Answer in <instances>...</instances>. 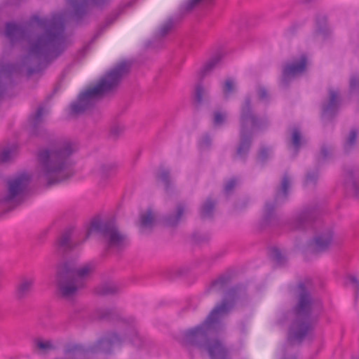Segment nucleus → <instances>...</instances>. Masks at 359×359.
<instances>
[{"instance_id":"28","label":"nucleus","mask_w":359,"mask_h":359,"mask_svg":"<svg viewBox=\"0 0 359 359\" xmlns=\"http://www.w3.org/2000/svg\"><path fill=\"white\" fill-rule=\"evenodd\" d=\"M236 91V86L233 79L227 78L222 85V92L225 99H229Z\"/></svg>"},{"instance_id":"15","label":"nucleus","mask_w":359,"mask_h":359,"mask_svg":"<svg viewBox=\"0 0 359 359\" xmlns=\"http://www.w3.org/2000/svg\"><path fill=\"white\" fill-rule=\"evenodd\" d=\"M289 137L288 144L297 154L299 149L306 144L307 140L302 134L301 129L297 126H294L288 129Z\"/></svg>"},{"instance_id":"2","label":"nucleus","mask_w":359,"mask_h":359,"mask_svg":"<svg viewBox=\"0 0 359 359\" xmlns=\"http://www.w3.org/2000/svg\"><path fill=\"white\" fill-rule=\"evenodd\" d=\"M30 22L36 23L43 32L29 43L27 55L23 58L25 65H33L27 69L29 76L46 69L65 50V27L61 16L48 18L33 15Z\"/></svg>"},{"instance_id":"31","label":"nucleus","mask_w":359,"mask_h":359,"mask_svg":"<svg viewBox=\"0 0 359 359\" xmlns=\"http://www.w3.org/2000/svg\"><path fill=\"white\" fill-rule=\"evenodd\" d=\"M175 21L172 18H169L160 27L158 32L156 33V37L163 38L166 36L174 28Z\"/></svg>"},{"instance_id":"44","label":"nucleus","mask_w":359,"mask_h":359,"mask_svg":"<svg viewBox=\"0 0 359 359\" xmlns=\"http://www.w3.org/2000/svg\"><path fill=\"white\" fill-rule=\"evenodd\" d=\"M257 94L259 98L262 100H266L269 97L268 91L264 87H259L257 90Z\"/></svg>"},{"instance_id":"1","label":"nucleus","mask_w":359,"mask_h":359,"mask_svg":"<svg viewBox=\"0 0 359 359\" xmlns=\"http://www.w3.org/2000/svg\"><path fill=\"white\" fill-rule=\"evenodd\" d=\"M238 290V286L229 288L222 302L201 324L186 330L182 337L183 344L206 351L210 359H231L229 349L217 335L223 329L222 318L233 307Z\"/></svg>"},{"instance_id":"42","label":"nucleus","mask_w":359,"mask_h":359,"mask_svg":"<svg viewBox=\"0 0 359 359\" xmlns=\"http://www.w3.org/2000/svg\"><path fill=\"white\" fill-rule=\"evenodd\" d=\"M337 102V93L336 92H331L330 95V103L325 109V111L332 110L334 108H335Z\"/></svg>"},{"instance_id":"17","label":"nucleus","mask_w":359,"mask_h":359,"mask_svg":"<svg viewBox=\"0 0 359 359\" xmlns=\"http://www.w3.org/2000/svg\"><path fill=\"white\" fill-rule=\"evenodd\" d=\"M6 36L11 43H14L25 39L27 36L26 29L13 22H8L6 25Z\"/></svg>"},{"instance_id":"21","label":"nucleus","mask_w":359,"mask_h":359,"mask_svg":"<svg viewBox=\"0 0 359 359\" xmlns=\"http://www.w3.org/2000/svg\"><path fill=\"white\" fill-rule=\"evenodd\" d=\"M121 287L114 282H106L99 285L95 289V292L101 296L114 295L119 293Z\"/></svg>"},{"instance_id":"5","label":"nucleus","mask_w":359,"mask_h":359,"mask_svg":"<svg viewBox=\"0 0 359 359\" xmlns=\"http://www.w3.org/2000/svg\"><path fill=\"white\" fill-rule=\"evenodd\" d=\"M130 64L123 61L107 72L97 82L81 93L77 100L71 104V114L78 115L93 107L95 102L107 93L114 90L124 76L128 74Z\"/></svg>"},{"instance_id":"20","label":"nucleus","mask_w":359,"mask_h":359,"mask_svg":"<svg viewBox=\"0 0 359 359\" xmlns=\"http://www.w3.org/2000/svg\"><path fill=\"white\" fill-rule=\"evenodd\" d=\"M222 56L217 54L210 58L201 68L198 72V79L203 81L204 78L210 74L216 66L220 62Z\"/></svg>"},{"instance_id":"48","label":"nucleus","mask_w":359,"mask_h":359,"mask_svg":"<svg viewBox=\"0 0 359 359\" xmlns=\"http://www.w3.org/2000/svg\"><path fill=\"white\" fill-rule=\"evenodd\" d=\"M353 190H354L355 195L358 198H359V184L354 185Z\"/></svg>"},{"instance_id":"43","label":"nucleus","mask_w":359,"mask_h":359,"mask_svg":"<svg viewBox=\"0 0 359 359\" xmlns=\"http://www.w3.org/2000/svg\"><path fill=\"white\" fill-rule=\"evenodd\" d=\"M357 133L355 130L351 131L349 136L346 142V147H350L353 145L356 140Z\"/></svg>"},{"instance_id":"52","label":"nucleus","mask_w":359,"mask_h":359,"mask_svg":"<svg viewBox=\"0 0 359 359\" xmlns=\"http://www.w3.org/2000/svg\"><path fill=\"white\" fill-rule=\"evenodd\" d=\"M315 306H316V308L317 307V303L316 302Z\"/></svg>"},{"instance_id":"49","label":"nucleus","mask_w":359,"mask_h":359,"mask_svg":"<svg viewBox=\"0 0 359 359\" xmlns=\"http://www.w3.org/2000/svg\"><path fill=\"white\" fill-rule=\"evenodd\" d=\"M313 0H301V3L305 6H309L312 4Z\"/></svg>"},{"instance_id":"9","label":"nucleus","mask_w":359,"mask_h":359,"mask_svg":"<svg viewBox=\"0 0 359 359\" xmlns=\"http://www.w3.org/2000/svg\"><path fill=\"white\" fill-rule=\"evenodd\" d=\"M292 185V180L290 175L285 172L280 181L279 186L276 188L274 196V201L265 203L262 219V226H277L281 225V219L276 213V206L285 202L289 198L290 189Z\"/></svg>"},{"instance_id":"10","label":"nucleus","mask_w":359,"mask_h":359,"mask_svg":"<svg viewBox=\"0 0 359 359\" xmlns=\"http://www.w3.org/2000/svg\"><path fill=\"white\" fill-rule=\"evenodd\" d=\"M121 343V337L116 333H111L102 338L96 344L87 349L79 344L69 345L65 348V353L71 358L83 357L88 353H97L100 352L110 353L112 347L115 344H120Z\"/></svg>"},{"instance_id":"12","label":"nucleus","mask_w":359,"mask_h":359,"mask_svg":"<svg viewBox=\"0 0 359 359\" xmlns=\"http://www.w3.org/2000/svg\"><path fill=\"white\" fill-rule=\"evenodd\" d=\"M314 222V206L309 205L301 208L292 218L291 224L294 229L304 231L312 226Z\"/></svg>"},{"instance_id":"22","label":"nucleus","mask_w":359,"mask_h":359,"mask_svg":"<svg viewBox=\"0 0 359 359\" xmlns=\"http://www.w3.org/2000/svg\"><path fill=\"white\" fill-rule=\"evenodd\" d=\"M43 114V107H39L34 116L32 117V133L35 136H43L46 134V131L43 128L40 127L42 122V116Z\"/></svg>"},{"instance_id":"8","label":"nucleus","mask_w":359,"mask_h":359,"mask_svg":"<svg viewBox=\"0 0 359 359\" xmlns=\"http://www.w3.org/2000/svg\"><path fill=\"white\" fill-rule=\"evenodd\" d=\"M298 302L293 309L295 319L292 323L287 335L288 342L301 344L311 329V297L303 282L297 285Z\"/></svg>"},{"instance_id":"35","label":"nucleus","mask_w":359,"mask_h":359,"mask_svg":"<svg viewBox=\"0 0 359 359\" xmlns=\"http://www.w3.org/2000/svg\"><path fill=\"white\" fill-rule=\"evenodd\" d=\"M212 1L213 0H187L184 4L182 8L186 12H189L203 2H205L207 4H210Z\"/></svg>"},{"instance_id":"6","label":"nucleus","mask_w":359,"mask_h":359,"mask_svg":"<svg viewBox=\"0 0 359 359\" xmlns=\"http://www.w3.org/2000/svg\"><path fill=\"white\" fill-rule=\"evenodd\" d=\"M94 265L87 264L77 269L72 261L58 263L55 269V284L57 294L65 299H72L84 286L83 278L94 270Z\"/></svg>"},{"instance_id":"50","label":"nucleus","mask_w":359,"mask_h":359,"mask_svg":"<svg viewBox=\"0 0 359 359\" xmlns=\"http://www.w3.org/2000/svg\"><path fill=\"white\" fill-rule=\"evenodd\" d=\"M323 33V29L322 28H316V37H319Z\"/></svg>"},{"instance_id":"51","label":"nucleus","mask_w":359,"mask_h":359,"mask_svg":"<svg viewBox=\"0 0 359 359\" xmlns=\"http://www.w3.org/2000/svg\"><path fill=\"white\" fill-rule=\"evenodd\" d=\"M88 48V46L84 47L83 50H86Z\"/></svg>"},{"instance_id":"11","label":"nucleus","mask_w":359,"mask_h":359,"mask_svg":"<svg viewBox=\"0 0 359 359\" xmlns=\"http://www.w3.org/2000/svg\"><path fill=\"white\" fill-rule=\"evenodd\" d=\"M308 64L309 59L306 53L293 57L291 60L286 62L282 67L280 85L287 88L292 81L306 72Z\"/></svg>"},{"instance_id":"37","label":"nucleus","mask_w":359,"mask_h":359,"mask_svg":"<svg viewBox=\"0 0 359 359\" xmlns=\"http://www.w3.org/2000/svg\"><path fill=\"white\" fill-rule=\"evenodd\" d=\"M227 114L226 112L221 111H215L213 112L212 121L215 126H220L223 125L226 119Z\"/></svg>"},{"instance_id":"36","label":"nucleus","mask_w":359,"mask_h":359,"mask_svg":"<svg viewBox=\"0 0 359 359\" xmlns=\"http://www.w3.org/2000/svg\"><path fill=\"white\" fill-rule=\"evenodd\" d=\"M115 170V166L111 164H104L101 165L100 175L102 179L107 180L112 176Z\"/></svg>"},{"instance_id":"3","label":"nucleus","mask_w":359,"mask_h":359,"mask_svg":"<svg viewBox=\"0 0 359 359\" xmlns=\"http://www.w3.org/2000/svg\"><path fill=\"white\" fill-rule=\"evenodd\" d=\"M77 149L76 142L66 138L55 141L48 148L39 149V179L51 186L72 177L74 171L71 156Z\"/></svg>"},{"instance_id":"40","label":"nucleus","mask_w":359,"mask_h":359,"mask_svg":"<svg viewBox=\"0 0 359 359\" xmlns=\"http://www.w3.org/2000/svg\"><path fill=\"white\" fill-rule=\"evenodd\" d=\"M124 128L120 125H114L110 130V136L114 138H118L123 132Z\"/></svg>"},{"instance_id":"45","label":"nucleus","mask_w":359,"mask_h":359,"mask_svg":"<svg viewBox=\"0 0 359 359\" xmlns=\"http://www.w3.org/2000/svg\"><path fill=\"white\" fill-rule=\"evenodd\" d=\"M313 180H314V172L312 170L309 171L306 175V177H305V180H304V185L309 184L310 183L313 182Z\"/></svg>"},{"instance_id":"19","label":"nucleus","mask_w":359,"mask_h":359,"mask_svg":"<svg viewBox=\"0 0 359 359\" xmlns=\"http://www.w3.org/2000/svg\"><path fill=\"white\" fill-rule=\"evenodd\" d=\"M156 219L151 209H147L140 216V231L141 233H145L147 230H151L155 225Z\"/></svg>"},{"instance_id":"4","label":"nucleus","mask_w":359,"mask_h":359,"mask_svg":"<svg viewBox=\"0 0 359 359\" xmlns=\"http://www.w3.org/2000/svg\"><path fill=\"white\" fill-rule=\"evenodd\" d=\"M93 231L99 233L102 237L109 249L122 250L128 244L126 235L119 231L113 220H102L95 218L91 221L86 231L85 238L82 242H75L72 240L73 227L66 229L56 241L55 245L57 253L63 254L74 250L87 240Z\"/></svg>"},{"instance_id":"24","label":"nucleus","mask_w":359,"mask_h":359,"mask_svg":"<svg viewBox=\"0 0 359 359\" xmlns=\"http://www.w3.org/2000/svg\"><path fill=\"white\" fill-rule=\"evenodd\" d=\"M231 278L232 276L230 273H222L211 282L208 290L222 291L230 283Z\"/></svg>"},{"instance_id":"47","label":"nucleus","mask_w":359,"mask_h":359,"mask_svg":"<svg viewBox=\"0 0 359 359\" xmlns=\"http://www.w3.org/2000/svg\"><path fill=\"white\" fill-rule=\"evenodd\" d=\"M313 245H314V238H311L309 241L307 245L304 247V248H313L314 249Z\"/></svg>"},{"instance_id":"25","label":"nucleus","mask_w":359,"mask_h":359,"mask_svg":"<svg viewBox=\"0 0 359 359\" xmlns=\"http://www.w3.org/2000/svg\"><path fill=\"white\" fill-rule=\"evenodd\" d=\"M33 347L39 353L43 354L55 349L52 340H43L41 338H36L33 340Z\"/></svg>"},{"instance_id":"32","label":"nucleus","mask_w":359,"mask_h":359,"mask_svg":"<svg viewBox=\"0 0 359 359\" xmlns=\"http://www.w3.org/2000/svg\"><path fill=\"white\" fill-rule=\"evenodd\" d=\"M157 178L161 180L165 185V189L167 192L172 189V182L170 180V173L168 170L162 169L157 175Z\"/></svg>"},{"instance_id":"29","label":"nucleus","mask_w":359,"mask_h":359,"mask_svg":"<svg viewBox=\"0 0 359 359\" xmlns=\"http://www.w3.org/2000/svg\"><path fill=\"white\" fill-rule=\"evenodd\" d=\"M239 184V178L237 177H233L224 183L223 193L226 196L232 195Z\"/></svg>"},{"instance_id":"18","label":"nucleus","mask_w":359,"mask_h":359,"mask_svg":"<svg viewBox=\"0 0 359 359\" xmlns=\"http://www.w3.org/2000/svg\"><path fill=\"white\" fill-rule=\"evenodd\" d=\"M208 100V90L203 86V81L198 80L195 86L193 94L194 104L196 108H198Z\"/></svg>"},{"instance_id":"33","label":"nucleus","mask_w":359,"mask_h":359,"mask_svg":"<svg viewBox=\"0 0 359 359\" xmlns=\"http://www.w3.org/2000/svg\"><path fill=\"white\" fill-rule=\"evenodd\" d=\"M271 258L278 265L281 266L285 264L287 261L286 257L277 248H273L270 252Z\"/></svg>"},{"instance_id":"7","label":"nucleus","mask_w":359,"mask_h":359,"mask_svg":"<svg viewBox=\"0 0 359 359\" xmlns=\"http://www.w3.org/2000/svg\"><path fill=\"white\" fill-rule=\"evenodd\" d=\"M239 122L240 140L233 158L245 161L252 144L254 130L264 128L268 121L255 114L251 97L246 96L241 106Z\"/></svg>"},{"instance_id":"16","label":"nucleus","mask_w":359,"mask_h":359,"mask_svg":"<svg viewBox=\"0 0 359 359\" xmlns=\"http://www.w3.org/2000/svg\"><path fill=\"white\" fill-rule=\"evenodd\" d=\"M95 4L100 5L106 0H91ZM88 0H70L73 8V17L77 22L81 21L87 13Z\"/></svg>"},{"instance_id":"13","label":"nucleus","mask_w":359,"mask_h":359,"mask_svg":"<svg viewBox=\"0 0 359 359\" xmlns=\"http://www.w3.org/2000/svg\"><path fill=\"white\" fill-rule=\"evenodd\" d=\"M187 210V204L185 202H177L173 210L162 217V224L166 227L176 228L182 221Z\"/></svg>"},{"instance_id":"27","label":"nucleus","mask_w":359,"mask_h":359,"mask_svg":"<svg viewBox=\"0 0 359 359\" xmlns=\"http://www.w3.org/2000/svg\"><path fill=\"white\" fill-rule=\"evenodd\" d=\"M332 242V235L330 231L316 235V255L328 248Z\"/></svg>"},{"instance_id":"26","label":"nucleus","mask_w":359,"mask_h":359,"mask_svg":"<svg viewBox=\"0 0 359 359\" xmlns=\"http://www.w3.org/2000/svg\"><path fill=\"white\" fill-rule=\"evenodd\" d=\"M216 204L215 200L208 198L200 208L201 218L202 219L212 218Z\"/></svg>"},{"instance_id":"34","label":"nucleus","mask_w":359,"mask_h":359,"mask_svg":"<svg viewBox=\"0 0 359 359\" xmlns=\"http://www.w3.org/2000/svg\"><path fill=\"white\" fill-rule=\"evenodd\" d=\"M119 14L115 13L112 15L108 17L104 22V25L100 27L99 30L97 32V33L95 34L92 39V42H93L95 40H96L102 34V32L109 27L111 25H112L116 19L118 18Z\"/></svg>"},{"instance_id":"38","label":"nucleus","mask_w":359,"mask_h":359,"mask_svg":"<svg viewBox=\"0 0 359 359\" xmlns=\"http://www.w3.org/2000/svg\"><path fill=\"white\" fill-rule=\"evenodd\" d=\"M15 147H11L4 149L0 153V162L6 163L10 161V159L13 157V155L15 152Z\"/></svg>"},{"instance_id":"39","label":"nucleus","mask_w":359,"mask_h":359,"mask_svg":"<svg viewBox=\"0 0 359 359\" xmlns=\"http://www.w3.org/2000/svg\"><path fill=\"white\" fill-rule=\"evenodd\" d=\"M212 144V137L210 134L205 133L198 141V147L201 149H209Z\"/></svg>"},{"instance_id":"41","label":"nucleus","mask_w":359,"mask_h":359,"mask_svg":"<svg viewBox=\"0 0 359 359\" xmlns=\"http://www.w3.org/2000/svg\"><path fill=\"white\" fill-rule=\"evenodd\" d=\"M269 148L265 147H261L258 152V156H257L258 161L264 163L269 158Z\"/></svg>"},{"instance_id":"23","label":"nucleus","mask_w":359,"mask_h":359,"mask_svg":"<svg viewBox=\"0 0 359 359\" xmlns=\"http://www.w3.org/2000/svg\"><path fill=\"white\" fill-rule=\"evenodd\" d=\"M34 284L33 278H23L18 285L16 290V296L18 299H22L28 296L32 290Z\"/></svg>"},{"instance_id":"14","label":"nucleus","mask_w":359,"mask_h":359,"mask_svg":"<svg viewBox=\"0 0 359 359\" xmlns=\"http://www.w3.org/2000/svg\"><path fill=\"white\" fill-rule=\"evenodd\" d=\"M30 182V177L27 174H22L8 182V195L3 201L8 202L23 193Z\"/></svg>"},{"instance_id":"46","label":"nucleus","mask_w":359,"mask_h":359,"mask_svg":"<svg viewBox=\"0 0 359 359\" xmlns=\"http://www.w3.org/2000/svg\"><path fill=\"white\" fill-rule=\"evenodd\" d=\"M359 84V78L353 77L351 79L350 87L351 89H354Z\"/></svg>"},{"instance_id":"30","label":"nucleus","mask_w":359,"mask_h":359,"mask_svg":"<svg viewBox=\"0 0 359 359\" xmlns=\"http://www.w3.org/2000/svg\"><path fill=\"white\" fill-rule=\"evenodd\" d=\"M99 317L107 320H118L120 318L119 313L115 309H101L98 311Z\"/></svg>"}]
</instances>
